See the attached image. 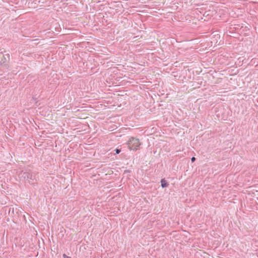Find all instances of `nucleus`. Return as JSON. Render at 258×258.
Returning <instances> with one entry per match:
<instances>
[{
    "label": "nucleus",
    "mask_w": 258,
    "mask_h": 258,
    "mask_svg": "<svg viewBox=\"0 0 258 258\" xmlns=\"http://www.w3.org/2000/svg\"><path fill=\"white\" fill-rule=\"evenodd\" d=\"M196 160V158L195 157H192L191 158V161L192 162H195Z\"/></svg>",
    "instance_id": "5"
},
{
    "label": "nucleus",
    "mask_w": 258,
    "mask_h": 258,
    "mask_svg": "<svg viewBox=\"0 0 258 258\" xmlns=\"http://www.w3.org/2000/svg\"><path fill=\"white\" fill-rule=\"evenodd\" d=\"M114 151L115 152V154H119L121 152V150L120 149H116L114 150Z\"/></svg>",
    "instance_id": "4"
},
{
    "label": "nucleus",
    "mask_w": 258,
    "mask_h": 258,
    "mask_svg": "<svg viewBox=\"0 0 258 258\" xmlns=\"http://www.w3.org/2000/svg\"><path fill=\"white\" fill-rule=\"evenodd\" d=\"M63 256L64 257H66V255L65 254H63Z\"/></svg>",
    "instance_id": "6"
},
{
    "label": "nucleus",
    "mask_w": 258,
    "mask_h": 258,
    "mask_svg": "<svg viewBox=\"0 0 258 258\" xmlns=\"http://www.w3.org/2000/svg\"><path fill=\"white\" fill-rule=\"evenodd\" d=\"M127 145L130 150H137L139 149L141 143L138 139L132 137L130 139Z\"/></svg>",
    "instance_id": "1"
},
{
    "label": "nucleus",
    "mask_w": 258,
    "mask_h": 258,
    "mask_svg": "<svg viewBox=\"0 0 258 258\" xmlns=\"http://www.w3.org/2000/svg\"><path fill=\"white\" fill-rule=\"evenodd\" d=\"M63 256L64 257H66V255L65 254H63Z\"/></svg>",
    "instance_id": "7"
},
{
    "label": "nucleus",
    "mask_w": 258,
    "mask_h": 258,
    "mask_svg": "<svg viewBox=\"0 0 258 258\" xmlns=\"http://www.w3.org/2000/svg\"><path fill=\"white\" fill-rule=\"evenodd\" d=\"M21 177L22 178H23L24 179L27 180L30 184H34V180L35 179V177L32 174V173L28 172H24L21 173Z\"/></svg>",
    "instance_id": "2"
},
{
    "label": "nucleus",
    "mask_w": 258,
    "mask_h": 258,
    "mask_svg": "<svg viewBox=\"0 0 258 258\" xmlns=\"http://www.w3.org/2000/svg\"><path fill=\"white\" fill-rule=\"evenodd\" d=\"M161 183L162 188H165L169 185V183L164 178L161 179Z\"/></svg>",
    "instance_id": "3"
}]
</instances>
